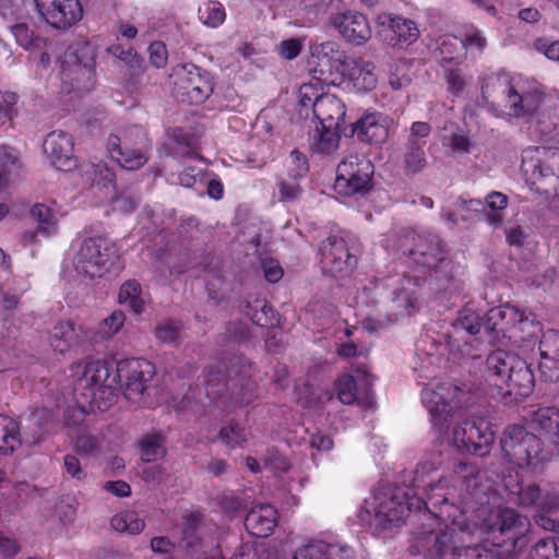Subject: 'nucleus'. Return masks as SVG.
I'll list each match as a JSON object with an SVG mask.
<instances>
[{"instance_id": "obj_1", "label": "nucleus", "mask_w": 559, "mask_h": 559, "mask_svg": "<svg viewBox=\"0 0 559 559\" xmlns=\"http://www.w3.org/2000/svg\"><path fill=\"white\" fill-rule=\"evenodd\" d=\"M453 484L457 488L453 506H448L450 522L468 535H490L499 532L508 538L523 534L530 524L527 516L511 508L495 511L488 487L479 480L473 464L460 462L453 469Z\"/></svg>"}, {"instance_id": "obj_2", "label": "nucleus", "mask_w": 559, "mask_h": 559, "mask_svg": "<svg viewBox=\"0 0 559 559\" xmlns=\"http://www.w3.org/2000/svg\"><path fill=\"white\" fill-rule=\"evenodd\" d=\"M423 484L425 497L418 496L415 488L395 487L389 489L378 504L377 513L394 526H401L413 513L424 511L433 518L450 521L445 513H449L448 506H453V499L457 492L453 484V473L450 478L440 477L437 481L432 479L425 484L416 471L414 485L418 489Z\"/></svg>"}, {"instance_id": "obj_3", "label": "nucleus", "mask_w": 559, "mask_h": 559, "mask_svg": "<svg viewBox=\"0 0 559 559\" xmlns=\"http://www.w3.org/2000/svg\"><path fill=\"white\" fill-rule=\"evenodd\" d=\"M484 374L497 394L510 402L527 397L535 386L531 366L519 355L503 349L492 350L487 356Z\"/></svg>"}, {"instance_id": "obj_4", "label": "nucleus", "mask_w": 559, "mask_h": 559, "mask_svg": "<svg viewBox=\"0 0 559 559\" xmlns=\"http://www.w3.org/2000/svg\"><path fill=\"white\" fill-rule=\"evenodd\" d=\"M227 371L225 361L204 370L206 396L214 401L229 393V402L234 407H243L258 397V384L251 379L252 365L241 356L229 359Z\"/></svg>"}, {"instance_id": "obj_5", "label": "nucleus", "mask_w": 559, "mask_h": 559, "mask_svg": "<svg viewBox=\"0 0 559 559\" xmlns=\"http://www.w3.org/2000/svg\"><path fill=\"white\" fill-rule=\"evenodd\" d=\"M521 169L537 193L559 197V147H528L523 152Z\"/></svg>"}, {"instance_id": "obj_6", "label": "nucleus", "mask_w": 559, "mask_h": 559, "mask_svg": "<svg viewBox=\"0 0 559 559\" xmlns=\"http://www.w3.org/2000/svg\"><path fill=\"white\" fill-rule=\"evenodd\" d=\"M142 127L133 126L121 134H109L106 143L111 160L126 170H138L148 160L150 143Z\"/></svg>"}, {"instance_id": "obj_7", "label": "nucleus", "mask_w": 559, "mask_h": 559, "mask_svg": "<svg viewBox=\"0 0 559 559\" xmlns=\"http://www.w3.org/2000/svg\"><path fill=\"white\" fill-rule=\"evenodd\" d=\"M461 393L462 390L450 382L427 386L421 391V402L430 414L432 428L439 437L448 433L452 419L457 416V397Z\"/></svg>"}, {"instance_id": "obj_8", "label": "nucleus", "mask_w": 559, "mask_h": 559, "mask_svg": "<svg viewBox=\"0 0 559 559\" xmlns=\"http://www.w3.org/2000/svg\"><path fill=\"white\" fill-rule=\"evenodd\" d=\"M500 443L508 460L520 468L536 467L544 460L543 441L522 425L508 426Z\"/></svg>"}, {"instance_id": "obj_9", "label": "nucleus", "mask_w": 559, "mask_h": 559, "mask_svg": "<svg viewBox=\"0 0 559 559\" xmlns=\"http://www.w3.org/2000/svg\"><path fill=\"white\" fill-rule=\"evenodd\" d=\"M117 369L114 371L112 365L107 360H93L86 364L81 385L86 392L84 395L91 404L102 409L110 406L117 399Z\"/></svg>"}, {"instance_id": "obj_10", "label": "nucleus", "mask_w": 559, "mask_h": 559, "mask_svg": "<svg viewBox=\"0 0 559 559\" xmlns=\"http://www.w3.org/2000/svg\"><path fill=\"white\" fill-rule=\"evenodd\" d=\"M214 91L211 73L194 63H185L175 71L174 97L182 104L201 105Z\"/></svg>"}, {"instance_id": "obj_11", "label": "nucleus", "mask_w": 559, "mask_h": 559, "mask_svg": "<svg viewBox=\"0 0 559 559\" xmlns=\"http://www.w3.org/2000/svg\"><path fill=\"white\" fill-rule=\"evenodd\" d=\"M116 243L106 236L86 238L78 253L76 269L90 278L100 277L118 259Z\"/></svg>"}, {"instance_id": "obj_12", "label": "nucleus", "mask_w": 559, "mask_h": 559, "mask_svg": "<svg viewBox=\"0 0 559 559\" xmlns=\"http://www.w3.org/2000/svg\"><path fill=\"white\" fill-rule=\"evenodd\" d=\"M372 163L358 155L345 157L337 166L334 190L344 197L362 193L371 188Z\"/></svg>"}, {"instance_id": "obj_13", "label": "nucleus", "mask_w": 559, "mask_h": 559, "mask_svg": "<svg viewBox=\"0 0 559 559\" xmlns=\"http://www.w3.org/2000/svg\"><path fill=\"white\" fill-rule=\"evenodd\" d=\"M453 441L460 450L484 456L491 450L495 431L486 417H472L453 428Z\"/></svg>"}, {"instance_id": "obj_14", "label": "nucleus", "mask_w": 559, "mask_h": 559, "mask_svg": "<svg viewBox=\"0 0 559 559\" xmlns=\"http://www.w3.org/2000/svg\"><path fill=\"white\" fill-rule=\"evenodd\" d=\"M510 503L523 509H536L538 512H551L559 508V497L552 492L543 493L537 484L524 485L519 476H509L503 481Z\"/></svg>"}, {"instance_id": "obj_15", "label": "nucleus", "mask_w": 559, "mask_h": 559, "mask_svg": "<svg viewBox=\"0 0 559 559\" xmlns=\"http://www.w3.org/2000/svg\"><path fill=\"white\" fill-rule=\"evenodd\" d=\"M155 371V366L144 358L126 359L117 365V381L124 385L126 397L133 400L144 393Z\"/></svg>"}, {"instance_id": "obj_16", "label": "nucleus", "mask_w": 559, "mask_h": 559, "mask_svg": "<svg viewBox=\"0 0 559 559\" xmlns=\"http://www.w3.org/2000/svg\"><path fill=\"white\" fill-rule=\"evenodd\" d=\"M35 7L43 20L59 31L69 29L83 17L80 0H35Z\"/></svg>"}, {"instance_id": "obj_17", "label": "nucleus", "mask_w": 559, "mask_h": 559, "mask_svg": "<svg viewBox=\"0 0 559 559\" xmlns=\"http://www.w3.org/2000/svg\"><path fill=\"white\" fill-rule=\"evenodd\" d=\"M424 282V276H403L400 286L393 292L388 304V320L390 322H395L418 311L419 289Z\"/></svg>"}, {"instance_id": "obj_18", "label": "nucleus", "mask_w": 559, "mask_h": 559, "mask_svg": "<svg viewBox=\"0 0 559 559\" xmlns=\"http://www.w3.org/2000/svg\"><path fill=\"white\" fill-rule=\"evenodd\" d=\"M320 262L326 273L336 277L350 272L357 265V258L349 252L344 238L330 236L320 246Z\"/></svg>"}, {"instance_id": "obj_19", "label": "nucleus", "mask_w": 559, "mask_h": 559, "mask_svg": "<svg viewBox=\"0 0 559 559\" xmlns=\"http://www.w3.org/2000/svg\"><path fill=\"white\" fill-rule=\"evenodd\" d=\"M330 24L342 38L356 46L364 45L371 38V27L367 16L357 11H343L330 17Z\"/></svg>"}, {"instance_id": "obj_20", "label": "nucleus", "mask_w": 559, "mask_h": 559, "mask_svg": "<svg viewBox=\"0 0 559 559\" xmlns=\"http://www.w3.org/2000/svg\"><path fill=\"white\" fill-rule=\"evenodd\" d=\"M379 36L389 46L405 48L419 38L417 24L401 15H388L379 23Z\"/></svg>"}, {"instance_id": "obj_21", "label": "nucleus", "mask_w": 559, "mask_h": 559, "mask_svg": "<svg viewBox=\"0 0 559 559\" xmlns=\"http://www.w3.org/2000/svg\"><path fill=\"white\" fill-rule=\"evenodd\" d=\"M481 97L495 110L509 109L512 99H515L511 76L507 72H498L484 78Z\"/></svg>"}, {"instance_id": "obj_22", "label": "nucleus", "mask_w": 559, "mask_h": 559, "mask_svg": "<svg viewBox=\"0 0 559 559\" xmlns=\"http://www.w3.org/2000/svg\"><path fill=\"white\" fill-rule=\"evenodd\" d=\"M350 134L361 143L382 144L389 138V118L378 111L365 112L350 124Z\"/></svg>"}, {"instance_id": "obj_23", "label": "nucleus", "mask_w": 559, "mask_h": 559, "mask_svg": "<svg viewBox=\"0 0 559 559\" xmlns=\"http://www.w3.org/2000/svg\"><path fill=\"white\" fill-rule=\"evenodd\" d=\"M516 318H520L519 307L506 304L491 308L486 312L485 334L490 342L510 341Z\"/></svg>"}, {"instance_id": "obj_24", "label": "nucleus", "mask_w": 559, "mask_h": 559, "mask_svg": "<svg viewBox=\"0 0 559 559\" xmlns=\"http://www.w3.org/2000/svg\"><path fill=\"white\" fill-rule=\"evenodd\" d=\"M409 259L423 273L436 270L445 260L444 243L438 236L419 237L409 250Z\"/></svg>"}, {"instance_id": "obj_25", "label": "nucleus", "mask_w": 559, "mask_h": 559, "mask_svg": "<svg viewBox=\"0 0 559 559\" xmlns=\"http://www.w3.org/2000/svg\"><path fill=\"white\" fill-rule=\"evenodd\" d=\"M73 136L62 130L50 132L44 142V151L51 164L59 170H70L75 166Z\"/></svg>"}, {"instance_id": "obj_26", "label": "nucleus", "mask_w": 559, "mask_h": 559, "mask_svg": "<svg viewBox=\"0 0 559 559\" xmlns=\"http://www.w3.org/2000/svg\"><path fill=\"white\" fill-rule=\"evenodd\" d=\"M313 81L302 83L298 90L299 115L308 118L309 110L314 111V104L324 96V86L335 85V78L330 70L312 68Z\"/></svg>"}, {"instance_id": "obj_27", "label": "nucleus", "mask_w": 559, "mask_h": 559, "mask_svg": "<svg viewBox=\"0 0 559 559\" xmlns=\"http://www.w3.org/2000/svg\"><path fill=\"white\" fill-rule=\"evenodd\" d=\"M540 361L538 365L545 381H559V331L547 330L539 340Z\"/></svg>"}, {"instance_id": "obj_28", "label": "nucleus", "mask_w": 559, "mask_h": 559, "mask_svg": "<svg viewBox=\"0 0 559 559\" xmlns=\"http://www.w3.org/2000/svg\"><path fill=\"white\" fill-rule=\"evenodd\" d=\"M277 524V510L269 504L254 506L245 518L246 530L255 537H267Z\"/></svg>"}, {"instance_id": "obj_29", "label": "nucleus", "mask_w": 559, "mask_h": 559, "mask_svg": "<svg viewBox=\"0 0 559 559\" xmlns=\"http://www.w3.org/2000/svg\"><path fill=\"white\" fill-rule=\"evenodd\" d=\"M445 524V530L430 532L433 545L430 549L433 559H461L464 547L456 544V528L463 533L457 525L450 521L440 520Z\"/></svg>"}, {"instance_id": "obj_30", "label": "nucleus", "mask_w": 559, "mask_h": 559, "mask_svg": "<svg viewBox=\"0 0 559 559\" xmlns=\"http://www.w3.org/2000/svg\"><path fill=\"white\" fill-rule=\"evenodd\" d=\"M313 117L318 124L328 128H341L346 116V106L344 102L333 94L326 93L314 104Z\"/></svg>"}, {"instance_id": "obj_31", "label": "nucleus", "mask_w": 559, "mask_h": 559, "mask_svg": "<svg viewBox=\"0 0 559 559\" xmlns=\"http://www.w3.org/2000/svg\"><path fill=\"white\" fill-rule=\"evenodd\" d=\"M530 425L549 443L559 448V408L555 406L538 407L532 413Z\"/></svg>"}, {"instance_id": "obj_32", "label": "nucleus", "mask_w": 559, "mask_h": 559, "mask_svg": "<svg viewBox=\"0 0 559 559\" xmlns=\"http://www.w3.org/2000/svg\"><path fill=\"white\" fill-rule=\"evenodd\" d=\"M313 68L335 71L346 63V53L336 41L328 40L311 47Z\"/></svg>"}, {"instance_id": "obj_33", "label": "nucleus", "mask_w": 559, "mask_h": 559, "mask_svg": "<svg viewBox=\"0 0 559 559\" xmlns=\"http://www.w3.org/2000/svg\"><path fill=\"white\" fill-rule=\"evenodd\" d=\"M243 312L250 318L253 324L261 328L274 326L276 312L265 298L250 296L246 300Z\"/></svg>"}, {"instance_id": "obj_34", "label": "nucleus", "mask_w": 559, "mask_h": 559, "mask_svg": "<svg viewBox=\"0 0 559 559\" xmlns=\"http://www.w3.org/2000/svg\"><path fill=\"white\" fill-rule=\"evenodd\" d=\"M70 56L74 58L73 72L86 80H92L95 72V48L87 41L78 43L70 47Z\"/></svg>"}, {"instance_id": "obj_35", "label": "nucleus", "mask_w": 559, "mask_h": 559, "mask_svg": "<svg viewBox=\"0 0 559 559\" xmlns=\"http://www.w3.org/2000/svg\"><path fill=\"white\" fill-rule=\"evenodd\" d=\"M157 260L167 266L171 275H181L189 270L190 255L181 245L171 246L156 251Z\"/></svg>"}, {"instance_id": "obj_36", "label": "nucleus", "mask_w": 559, "mask_h": 559, "mask_svg": "<svg viewBox=\"0 0 559 559\" xmlns=\"http://www.w3.org/2000/svg\"><path fill=\"white\" fill-rule=\"evenodd\" d=\"M437 51V58L442 68L460 66L465 59L464 44L454 35L441 37Z\"/></svg>"}, {"instance_id": "obj_37", "label": "nucleus", "mask_w": 559, "mask_h": 559, "mask_svg": "<svg viewBox=\"0 0 559 559\" xmlns=\"http://www.w3.org/2000/svg\"><path fill=\"white\" fill-rule=\"evenodd\" d=\"M514 331L510 341L518 343H531L538 337L542 331L540 323L536 320V316L526 309H520V318L514 322Z\"/></svg>"}, {"instance_id": "obj_38", "label": "nucleus", "mask_w": 559, "mask_h": 559, "mask_svg": "<svg viewBox=\"0 0 559 559\" xmlns=\"http://www.w3.org/2000/svg\"><path fill=\"white\" fill-rule=\"evenodd\" d=\"M21 443L20 421L0 414V454L11 455Z\"/></svg>"}, {"instance_id": "obj_39", "label": "nucleus", "mask_w": 559, "mask_h": 559, "mask_svg": "<svg viewBox=\"0 0 559 559\" xmlns=\"http://www.w3.org/2000/svg\"><path fill=\"white\" fill-rule=\"evenodd\" d=\"M311 148L316 153L332 155L336 153L341 141V128H328L317 124Z\"/></svg>"}, {"instance_id": "obj_40", "label": "nucleus", "mask_w": 559, "mask_h": 559, "mask_svg": "<svg viewBox=\"0 0 559 559\" xmlns=\"http://www.w3.org/2000/svg\"><path fill=\"white\" fill-rule=\"evenodd\" d=\"M120 305L128 307L133 313L141 314L145 310V301L142 297V286L136 280H128L120 286L118 293Z\"/></svg>"}, {"instance_id": "obj_41", "label": "nucleus", "mask_w": 559, "mask_h": 559, "mask_svg": "<svg viewBox=\"0 0 559 559\" xmlns=\"http://www.w3.org/2000/svg\"><path fill=\"white\" fill-rule=\"evenodd\" d=\"M78 343L74 323L71 321L57 323L50 334V344L56 352L64 354Z\"/></svg>"}, {"instance_id": "obj_42", "label": "nucleus", "mask_w": 559, "mask_h": 559, "mask_svg": "<svg viewBox=\"0 0 559 559\" xmlns=\"http://www.w3.org/2000/svg\"><path fill=\"white\" fill-rule=\"evenodd\" d=\"M486 313L474 309L471 305H466L460 310L454 328L465 330L469 335L485 333Z\"/></svg>"}, {"instance_id": "obj_43", "label": "nucleus", "mask_w": 559, "mask_h": 559, "mask_svg": "<svg viewBox=\"0 0 559 559\" xmlns=\"http://www.w3.org/2000/svg\"><path fill=\"white\" fill-rule=\"evenodd\" d=\"M425 146L414 141L406 142L403 153V168L406 175L420 173L427 166Z\"/></svg>"}, {"instance_id": "obj_44", "label": "nucleus", "mask_w": 559, "mask_h": 559, "mask_svg": "<svg viewBox=\"0 0 559 559\" xmlns=\"http://www.w3.org/2000/svg\"><path fill=\"white\" fill-rule=\"evenodd\" d=\"M110 525L117 532L135 535L144 530L145 522L139 516L138 512L126 510L114 515Z\"/></svg>"}, {"instance_id": "obj_45", "label": "nucleus", "mask_w": 559, "mask_h": 559, "mask_svg": "<svg viewBox=\"0 0 559 559\" xmlns=\"http://www.w3.org/2000/svg\"><path fill=\"white\" fill-rule=\"evenodd\" d=\"M304 177L305 176H297V174L289 171H287L285 176H281L276 182L278 200L284 203L297 201L302 193L300 180Z\"/></svg>"}, {"instance_id": "obj_46", "label": "nucleus", "mask_w": 559, "mask_h": 559, "mask_svg": "<svg viewBox=\"0 0 559 559\" xmlns=\"http://www.w3.org/2000/svg\"><path fill=\"white\" fill-rule=\"evenodd\" d=\"M354 86L360 91H371L377 85V75L370 62L359 60L355 62L349 73Z\"/></svg>"}, {"instance_id": "obj_47", "label": "nucleus", "mask_w": 559, "mask_h": 559, "mask_svg": "<svg viewBox=\"0 0 559 559\" xmlns=\"http://www.w3.org/2000/svg\"><path fill=\"white\" fill-rule=\"evenodd\" d=\"M166 439L160 433L144 436L140 441L141 459L146 463L155 462L166 455Z\"/></svg>"}, {"instance_id": "obj_48", "label": "nucleus", "mask_w": 559, "mask_h": 559, "mask_svg": "<svg viewBox=\"0 0 559 559\" xmlns=\"http://www.w3.org/2000/svg\"><path fill=\"white\" fill-rule=\"evenodd\" d=\"M181 540L186 548L198 551L202 546V538L198 535L201 523V514L192 512L183 516Z\"/></svg>"}, {"instance_id": "obj_49", "label": "nucleus", "mask_w": 559, "mask_h": 559, "mask_svg": "<svg viewBox=\"0 0 559 559\" xmlns=\"http://www.w3.org/2000/svg\"><path fill=\"white\" fill-rule=\"evenodd\" d=\"M31 216L38 223L40 235L48 237L57 231L58 219L50 206L36 203L31 209Z\"/></svg>"}, {"instance_id": "obj_50", "label": "nucleus", "mask_w": 559, "mask_h": 559, "mask_svg": "<svg viewBox=\"0 0 559 559\" xmlns=\"http://www.w3.org/2000/svg\"><path fill=\"white\" fill-rule=\"evenodd\" d=\"M515 99H512L509 111L515 117L533 115L539 107L543 95L540 93L520 94L515 91Z\"/></svg>"}, {"instance_id": "obj_51", "label": "nucleus", "mask_w": 559, "mask_h": 559, "mask_svg": "<svg viewBox=\"0 0 559 559\" xmlns=\"http://www.w3.org/2000/svg\"><path fill=\"white\" fill-rule=\"evenodd\" d=\"M182 323L175 319H164L154 328V336L165 344H179Z\"/></svg>"}, {"instance_id": "obj_52", "label": "nucleus", "mask_w": 559, "mask_h": 559, "mask_svg": "<svg viewBox=\"0 0 559 559\" xmlns=\"http://www.w3.org/2000/svg\"><path fill=\"white\" fill-rule=\"evenodd\" d=\"M336 546L326 544L322 540H312L300 547L295 552L293 559H330V556Z\"/></svg>"}, {"instance_id": "obj_53", "label": "nucleus", "mask_w": 559, "mask_h": 559, "mask_svg": "<svg viewBox=\"0 0 559 559\" xmlns=\"http://www.w3.org/2000/svg\"><path fill=\"white\" fill-rule=\"evenodd\" d=\"M217 438L230 449L242 448L248 441V435L245 428L231 421L221 428Z\"/></svg>"}, {"instance_id": "obj_54", "label": "nucleus", "mask_w": 559, "mask_h": 559, "mask_svg": "<svg viewBox=\"0 0 559 559\" xmlns=\"http://www.w3.org/2000/svg\"><path fill=\"white\" fill-rule=\"evenodd\" d=\"M107 52L122 61L131 70H141L143 67V58L132 47H124L116 43L107 48Z\"/></svg>"}, {"instance_id": "obj_55", "label": "nucleus", "mask_w": 559, "mask_h": 559, "mask_svg": "<svg viewBox=\"0 0 559 559\" xmlns=\"http://www.w3.org/2000/svg\"><path fill=\"white\" fill-rule=\"evenodd\" d=\"M335 390L337 399L346 405H352L357 401V382L356 379L348 373L340 376L335 381Z\"/></svg>"}, {"instance_id": "obj_56", "label": "nucleus", "mask_w": 559, "mask_h": 559, "mask_svg": "<svg viewBox=\"0 0 559 559\" xmlns=\"http://www.w3.org/2000/svg\"><path fill=\"white\" fill-rule=\"evenodd\" d=\"M532 559H559V538L555 536L540 538L530 551Z\"/></svg>"}, {"instance_id": "obj_57", "label": "nucleus", "mask_w": 559, "mask_h": 559, "mask_svg": "<svg viewBox=\"0 0 559 559\" xmlns=\"http://www.w3.org/2000/svg\"><path fill=\"white\" fill-rule=\"evenodd\" d=\"M200 20L209 27L216 28L222 25L226 19L225 8L219 2H209L203 9L199 10Z\"/></svg>"}, {"instance_id": "obj_58", "label": "nucleus", "mask_w": 559, "mask_h": 559, "mask_svg": "<svg viewBox=\"0 0 559 559\" xmlns=\"http://www.w3.org/2000/svg\"><path fill=\"white\" fill-rule=\"evenodd\" d=\"M508 206V197L499 191L490 192L485 199V207L495 211L492 214H487V221L490 225H498L502 222V216L498 211H503Z\"/></svg>"}, {"instance_id": "obj_59", "label": "nucleus", "mask_w": 559, "mask_h": 559, "mask_svg": "<svg viewBox=\"0 0 559 559\" xmlns=\"http://www.w3.org/2000/svg\"><path fill=\"white\" fill-rule=\"evenodd\" d=\"M74 449L79 454L96 456L102 451L100 439L88 432H81L74 440Z\"/></svg>"}, {"instance_id": "obj_60", "label": "nucleus", "mask_w": 559, "mask_h": 559, "mask_svg": "<svg viewBox=\"0 0 559 559\" xmlns=\"http://www.w3.org/2000/svg\"><path fill=\"white\" fill-rule=\"evenodd\" d=\"M126 322V314L121 310H115L110 316L99 324V334L102 338H109L117 334Z\"/></svg>"}, {"instance_id": "obj_61", "label": "nucleus", "mask_w": 559, "mask_h": 559, "mask_svg": "<svg viewBox=\"0 0 559 559\" xmlns=\"http://www.w3.org/2000/svg\"><path fill=\"white\" fill-rule=\"evenodd\" d=\"M442 69L444 70L448 91L455 96L460 95L465 87V81L459 66H450Z\"/></svg>"}, {"instance_id": "obj_62", "label": "nucleus", "mask_w": 559, "mask_h": 559, "mask_svg": "<svg viewBox=\"0 0 559 559\" xmlns=\"http://www.w3.org/2000/svg\"><path fill=\"white\" fill-rule=\"evenodd\" d=\"M22 167L19 152L7 144L0 146V168L3 170L12 171L19 170Z\"/></svg>"}, {"instance_id": "obj_63", "label": "nucleus", "mask_w": 559, "mask_h": 559, "mask_svg": "<svg viewBox=\"0 0 559 559\" xmlns=\"http://www.w3.org/2000/svg\"><path fill=\"white\" fill-rule=\"evenodd\" d=\"M173 138L180 148L179 154L186 157H192L194 153V136L181 128L173 129Z\"/></svg>"}, {"instance_id": "obj_64", "label": "nucleus", "mask_w": 559, "mask_h": 559, "mask_svg": "<svg viewBox=\"0 0 559 559\" xmlns=\"http://www.w3.org/2000/svg\"><path fill=\"white\" fill-rule=\"evenodd\" d=\"M147 50L150 62L155 68L162 69L167 64L168 51L163 41L151 43Z\"/></svg>"}]
</instances>
